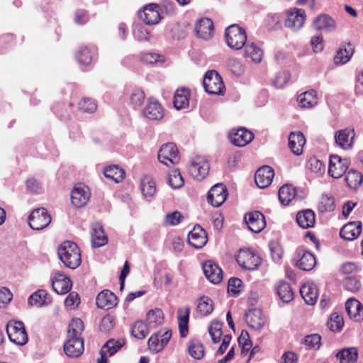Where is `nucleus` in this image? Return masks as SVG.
I'll list each match as a JSON object with an SVG mask.
<instances>
[{
	"label": "nucleus",
	"instance_id": "16",
	"mask_svg": "<svg viewBox=\"0 0 363 363\" xmlns=\"http://www.w3.org/2000/svg\"><path fill=\"white\" fill-rule=\"evenodd\" d=\"M349 162L347 159L342 160L338 155H332L330 157L328 174L335 178H340L348 167Z\"/></svg>",
	"mask_w": 363,
	"mask_h": 363
},
{
	"label": "nucleus",
	"instance_id": "6",
	"mask_svg": "<svg viewBox=\"0 0 363 363\" xmlns=\"http://www.w3.org/2000/svg\"><path fill=\"white\" fill-rule=\"evenodd\" d=\"M239 265L247 270H255L262 263V259L252 249H242L239 251L236 257Z\"/></svg>",
	"mask_w": 363,
	"mask_h": 363
},
{
	"label": "nucleus",
	"instance_id": "24",
	"mask_svg": "<svg viewBox=\"0 0 363 363\" xmlns=\"http://www.w3.org/2000/svg\"><path fill=\"white\" fill-rule=\"evenodd\" d=\"M274 177V172L269 166H263L257 169L255 175V180L257 186L264 189L269 186Z\"/></svg>",
	"mask_w": 363,
	"mask_h": 363
},
{
	"label": "nucleus",
	"instance_id": "44",
	"mask_svg": "<svg viewBox=\"0 0 363 363\" xmlns=\"http://www.w3.org/2000/svg\"><path fill=\"white\" fill-rule=\"evenodd\" d=\"M142 194L145 198H152L156 193V184L150 176H145L140 182Z\"/></svg>",
	"mask_w": 363,
	"mask_h": 363
},
{
	"label": "nucleus",
	"instance_id": "21",
	"mask_svg": "<svg viewBox=\"0 0 363 363\" xmlns=\"http://www.w3.org/2000/svg\"><path fill=\"white\" fill-rule=\"evenodd\" d=\"M296 266L303 271H310L316 264V259L313 254L304 249H298L296 251Z\"/></svg>",
	"mask_w": 363,
	"mask_h": 363
},
{
	"label": "nucleus",
	"instance_id": "64",
	"mask_svg": "<svg viewBox=\"0 0 363 363\" xmlns=\"http://www.w3.org/2000/svg\"><path fill=\"white\" fill-rule=\"evenodd\" d=\"M133 35L138 41L148 40L150 35L149 31L143 26L136 25L133 28Z\"/></svg>",
	"mask_w": 363,
	"mask_h": 363
},
{
	"label": "nucleus",
	"instance_id": "7",
	"mask_svg": "<svg viewBox=\"0 0 363 363\" xmlns=\"http://www.w3.org/2000/svg\"><path fill=\"white\" fill-rule=\"evenodd\" d=\"M159 161L167 167L177 164L180 161V156L176 145L172 143L162 145L158 155Z\"/></svg>",
	"mask_w": 363,
	"mask_h": 363
},
{
	"label": "nucleus",
	"instance_id": "63",
	"mask_svg": "<svg viewBox=\"0 0 363 363\" xmlns=\"http://www.w3.org/2000/svg\"><path fill=\"white\" fill-rule=\"evenodd\" d=\"M343 286L347 291L355 293L361 288V283L355 277H348L344 279Z\"/></svg>",
	"mask_w": 363,
	"mask_h": 363
},
{
	"label": "nucleus",
	"instance_id": "32",
	"mask_svg": "<svg viewBox=\"0 0 363 363\" xmlns=\"http://www.w3.org/2000/svg\"><path fill=\"white\" fill-rule=\"evenodd\" d=\"M300 294L305 302L308 305H314L318 298V289L314 283H305L300 289Z\"/></svg>",
	"mask_w": 363,
	"mask_h": 363
},
{
	"label": "nucleus",
	"instance_id": "55",
	"mask_svg": "<svg viewBox=\"0 0 363 363\" xmlns=\"http://www.w3.org/2000/svg\"><path fill=\"white\" fill-rule=\"evenodd\" d=\"M328 327L331 331L337 332L342 330L344 325L343 318L337 313L331 314L330 320L328 321Z\"/></svg>",
	"mask_w": 363,
	"mask_h": 363
},
{
	"label": "nucleus",
	"instance_id": "11",
	"mask_svg": "<svg viewBox=\"0 0 363 363\" xmlns=\"http://www.w3.org/2000/svg\"><path fill=\"white\" fill-rule=\"evenodd\" d=\"M228 196L226 186L221 183L215 184L209 190L207 200L214 207L220 206L227 199Z\"/></svg>",
	"mask_w": 363,
	"mask_h": 363
},
{
	"label": "nucleus",
	"instance_id": "47",
	"mask_svg": "<svg viewBox=\"0 0 363 363\" xmlns=\"http://www.w3.org/2000/svg\"><path fill=\"white\" fill-rule=\"evenodd\" d=\"M277 293L284 303H288L294 299V292L287 282L280 281L277 286Z\"/></svg>",
	"mask_w": 363,
	"mask_h": 363
},
{
	"label": "nucleus",
	"instance_id": "28",
	"mask_svg": "<svg viewBox=\"0 0 363 363\" xmlns=\"http://www.w3.org/2000/svg\"><path fill=\"white\" fill-rule=\"evenodd\" d=\"M203 273L207 279L213 284H218L223 279L222 269L214 262L207 261L203 264Z\"/></svg>",
	"mask_w": 363,
	"mask_h": 363
},
{
	"label": "nucleus",
	"instance_id": "35",
	"mask_svg": "<svg viewBox=\"0 0 363 363\" xmlns=\"http://www.w3.org/2000/svg\"><path fill=\"white\" fill-rule=\"evenodd\" d=\"M108 236L100 223L92 226V247H100L108 243Z\"/></svg>",
	"mask_w": 363,
	"mask_h": 363
},
{
	"label": "nucleus",
	"instance_id": "58",
	"mask_svg": "<svg viewBox=\"0 0 363 363\" xmlns=\"http://www.w3.org/2000/svg\"><path fill=\"white\" fill-rule=\"evenodd\" d=\"M115 327V318L111 315H105L100 322L99 330L105 333L111 331Z\"/></svg>",
	"mask_w": 363,
	"mask_h": 363
},
{
	"label": "nucleus",
	"instance_id": "17",
	"mask_svg": "<svg viewBox=\"0 0 363 363\" xmlns=\"http://www.w3.org/2000/svg\"><path fill=\"white\" fill-rule=\"evenodd\" d=\"M355 132L352 128L340 130L334 136L336 145L343 150H350L352 147Z\"/></svg>",
	"mask_w": 363,
	"mask_h": 363
},
{
	"label": "nucleus",
	"instance_id": "30",
	"mask_svg": "<svg viewBox=\"0 0 363 363\" xmlns=\"http://www.w3.org/2000/svg\"><path fill=\"white\" fill-rule=\"evenodd\" d=\"M195 30L199 38L204 40L211 38L213 34V21L208 18L200 19L196 24Z\"/></svg>",
	"mask_w": 363,
	"mask_h": 363
},
{
	"label": "nucleus",
	"instance_id": "13",
	"mask_svg": "<svg viewBox=\"0 0 363 363\" xmlns=\"http://www.w3.org/2000/svg\"><path fill=\"white\" fill-rule=\"evenodd\" d=\"M172 331L167 330L164 332L160 330L149 338L147 345L149 349L155 352L161 351L164 346L169 342L172 337Z\"/></svg>",
	"mask_w": 363,
	"mask_h": 363
},
{
	"label": "nucleus",
	"instance_id": "36",
	"mask_svg": "<svg viewBox=\"0 0 363 363\" xmlns=\"http://www.w3.org/2000/svg\"><path fill=\"white\" fill-rule=\"evenodd\" d=\"M189 314L190 308L188 306L179 308L177 311L179 330L182 337H186L189 333L188 323Z\"/></svg>",
	"mask_w": 363,
	"mask_h": 363
},
{
	"label": "nucleus",
	"instance_id": "18",
	"mask_svg": "<svg viewBox=\"0 0 363 363\" xmlns=\"http://www.w3.org/2000/svg\"><path fill=\"white\" fill-rule=\"evenodd\" d=\"M244 218L249 230L255 233L261 232L266 226L265 218L259 211L248 213Z\"/></svg>",
	"mask_w": 363,
	"mask_h": 363
},
{
	"label": "nucleus",
	"instance_id": "54",
	"mask_svg": "<svg viewBox=\"0 0 363 363\" xmlns=\"http://www.w3.org/2000/svg\"><path fill=\"white\" fill-rule=\"evenodd\" d=\"M223 324L217 320L212 321L208 327V333L214 343L220 342L223 336Z\"/></svg>",
	"mask_w": 363,
	"mask_h": 363
},
{
	"label": "nucleus",
	"instance_id": "15",
	"mask_svg": "<svg viewBox=\"0 0 363 363\" xmlns=\"http://www.w3.org/2000/svg\"><path fill=\"white\" fill-rule=\"evenodd\" d=\"M312 27L317 31L333 33L337 29V23L330 16L321 13L313 19Z\"/></svg>",
	"mask_w": 363,
	"mask_h": 363
},
{
	"label": "nucleus",
	"instance_id": "31",
	"mask_svg": "<svg viewBox=\"0 0 363 363\" xmlns=\"http://www.w3.org/2000/svg\"><path fill=\"white\" fill-rule=\"evenodd\" d=\"M306 144V139L301 132H291L289 136V147L296 155L303 153V148Z\"/></svg>",
	"mask_w": 363,
	"mask_h": 363
},
{
	"label": "nucleus",
	"instance_id": "61",
	"mask_svg": "<svg viewBox=\"0 0 363 363\" xmlns=\"http://www.w3.org/2000/svg\"><path fill=\"white\" fill-rule=\"evenodd\" d=\"M76 57L79 63L83 66L87 67L91 63V51L87 47L82 48Z\"/></svg>",
	"mask_w": 363,
	"mask_h": 363
},
{
	"label": "nucleus",
	"instance_id": "60",
	"mask_svg": "<svg viewBox=\"0 0 363 363\" xmlns=\"http://www.w3.org/2000/svg\"><path fill=\"white\" fill-rule=\"evenodd\" d=\"M335 200L333 197L323 195L321 197L319 208L322 212H331L335 209Z\"/></svg>",
	"mask_w": 363,
	"mask_h": 363
},
{
	"label": "nucleus",
	"instance_id": "56",
	"mask_svg": "<svg viewBox=\"0 0 363 363\" xmlns=\"http://www.w3.org/2000/svg\"><path fill=\"white\" fill-rule=\"evenodd\" d=\"M307 168L313 173L321 175L325 172V165L321 160L315 157H311L307 162Z\"/></svg>",
	"mask_w": 363,
	"mask_h": 363
},
{
	"label": "nucleus",
	"instance_id": "14",
	"mask_svg": "<svg viewBox=\"0 0 363 363\" xmlns=\"http://www.w3.org/2000/svg\"><path fill=\"white\" fill-rule=\"evenodd\" d=\"M90 195L88 186L82 184H77L71 191L72 203L77 208H82L87 203L90 199Z\"/></svg>",
	"mask_w": 363,
	"mask_h": 363
},
{
	"label": "nucleus",
	"instance_id": "25",
	"mask_svg": "<svg viewBox=\"0 0 363 363\" xmlns=\"http://www.w3.org/2000/svg\"><path fill=\"white\" fill-rule=\"evenodd\" d=\"M245 320L250 328L259 330L265 325L266 318L261 309L254 308L245 313Z\"/></svg>",
	"mask_w": 363,
	"mask_h": 363
},
{
	"label": "nucleus",
	"instance_id": "5",
	"mask_svg": "<svg viewBox=\"0 0 363 363\" xmlns=\"http://www.w3.org/2000/svg\"><path fill=\"white\" fill-rule=\"evenodd\" d=\"M203 85L206 91L210 94H222L225 89L222 78L216 70H209L205 74Z\"/></svg>",
	"mask_w": 363,
	"mask_h": 363
},
{
	"label": "nucleus",
	"instance_id": "45",
	"mask_svg": "<svg viewBox=\"0 0 363 363\" xmlns=\"http://www.w3.org/2000/svg\"><path fill=\"white\" fill-rule=\"evenodd\" d=\"M263 56L262 50L252 42H247L245 45V57H250L253 62H261Z\"/></svg>",
	"mask_w": 363,
	"mask_h": 363
},
{
	"label": "nucleus",
	"instance_id": "40",
	"mask_svg": "<svg viewBox=\"0 0 363 363\" xmlns=\"http://www.w3.org/2000/svg\"><path fill=\"white\" fill-rule=\"evenodd\" d=\"M84 323L79 318H72L68 325L67 338L84 339L82 333L84 331Z\"/></svg>",
	"mask_w": 363,
	"mask_h": 363
},
{
	"label": "nucleus",
	"instance_id": "57",
	"mask_svg": "<svg viewBox=\"0 0 363 363\" xmlns=\"http://www.w3.org/2000/svg\"><path fill=\"white\" fill-rule=\"evenodd\" d=\"M184 179L179 169L172 170L169 173V184L173 189H179L184 186Z\"/></svg>",
	"mask_w": 363,
	"mask_h": 363
},
{
	"label": "nucleus",
	"instance_id": "12",
	"mask_svg": "<svg viewBox=\"0 0 363 363\" xmlns=\"http://www.w3.org/2000/svg\"><path fill=\"white\" fill-rule=\"evenodd\" d=\"M51 280L52 289L57 294H66L72 289L71 279L60 272H55Z\"/></svg>",
	"mask_w": 363,
	"mask_h": 363
},
{
	"label": "nucleus",
	"instance_id": "4",
	"mask_svg": "<svg viewBox=\"0 0 363 363\" xmlns=\"http://www.w3.org/2000/svg\"><path fill=\"white\" fill-rule=\"evenodd\" d=\"M52 221V217L48 211L43 207L32 211L28 217V225L35 230H40L47 228Z\"/></svg>",
	"mask_w": 363,
	"mask_h": 363
},
{
	"label": "nucleus",
	"instance_id": "34",
	"mask_svg": "<svg viewBox=\"0 0 363 363\" xmlns=\"http://www.w3.org/2000/svg\"><path fill=\"white\" fill-rule=\"evenodd\" d=\"M190 92L188 89H178L174 96V106L177 110L185 109L189 105Z\"/></svg>",
	"mask_w": 363,
	"mask_h": 363
},
{
	"label": "nucleus",
	"instance_id": "26",
	"mask_svg": "<svg viewBox=\"0 0 363 363\" xmlns=\"http://www.w3.org/2000/svg\"><path fill=\"white\" fill-rule=\"evenodd\" d=\"M229 138L233 145L244 147L252 140L254 135L245 128H240L235 132H230Z\"/></svg>",
	"mask_w": 363,
	"mask_h": 363
},
{
	"label": "nucleus",
	"instance_id": "48",
	"mask_svg": "<svg viewBox=\"0 0 363 363\" xmlns=\"http://www.w3.org/2000/svg\"><path fill=\"white\" fill-rule=\"evenodd\" d=\"M295 189L291 185H284L279 189V199L281 204L287 206L295 197Z\"/></svg>",
	"mask_w": 363,
	"mask_h": 363
},
{
	"label": "nucleus",
	"instance_id": "53",
	"mask_svg": "<svg viewBox=\"0 0 363 363\" xmlns=\"http://www.w3.org/2000/svg\"><path fill=\"white\" fill-rule=\"evenodd\" d=\"M145 99V94L141 89H134L129 94L130 104L134 108L140 107L143 104Z\"/></svg>",
	"mask_w": 363,
	"mask_h": 363
},
{
	"label": "nucleus",
	"instance_id": "20",
	"mask_svg": "<svg viewBox=\"0 0 363 363\" xmlns=\"http://www.w3.org/2000/svg\"><path fill=\"white\" fill-rule=\"evenodd\" d=\"M96 304L99 308L110 310L118 304V298L110 290L105 289L101 291L96 298Z\"/></svg>",
	"mask_w": 363,
	"mask_h": 363
},
{
	"label": "nucleus",
	"instance_id": "43",
	"mask_svg": "<svg viewBox=\"0 0 363 363\" xmlns=\"http://www.w3.org/2000/svg\"><path fill=\"white\" fill-rule=\"evenodd\" d=\"M51 302V298L47 291L43 289L38 290L30 296L28 303L30 306H43Z\"/></svg>",
	"mask_w": 363,
	"mask_h": 363
},
{
	"label": "nucleus",
	"instance_id": "62",
	"mask_svg": "<svg viewBox=\"0 0 363 363\" xmlns=\"http://www.w3.org/2000/svg\"><path fill=\"white\" fill-rule=\"evenodd\" d=\"M321 336L318 334L307 335L303 339V343L309 349L318 350L320 346Z\"/></svg>",
	"mask_w": 363,
	"mask_h": 363
},
{
	"label": "nucleus",
	"instance_id": "27",
	"mask_svg": "<svg viewBox=\"0 0 363 363\" xmlns=\"http://www.w3.org/2000/svg\"><path fill=\"white\" fill-rule=\"evenodd\" d=\"M139 16L147 25L157 23L160 19L158 6L150 4L145 6L143 11L139 12Z\"/></svg>",
	"mask_w": 363,
	"mask_h": 363
},
{
	"label": "nucleus",
	"instance_id": "33",
	"mask_svg": "<svg viewBox=\"0 0 363 363\" xmlns=\"http://www.w3.org/2000/svg\"><path fill=\"white\" fill-rule=\"evenodd\" d=\"M362 224L360 222H350L345 225L340 230V237L346 240L356 239L361 233Z\"/></svg>",
	"mask_w": 363,
	"mask_h": 363
},
{
	"label": "nucleus",
	"instance_id": "59",
	"mask_svg": "<svg viewBox=\"0 0 363 363\" xmlns=\"http://www.w3.org/2000/svg\"><path fill=\"white\" fill-rule=\"evenodd\" d=\"M290 78L289 72L286 71L279 72L273 79V84L276 88L281 89L289 82Z\"/></svg>",
	"mask_w": 363,
	"mask_h": 363
},
{
	"label": "nucleus",
	"instance_id": "39",
	"mask_svg": "<svg viewBox=\"0 0 363 363\" xmlns=\"http://www.w3.org/2000/svg\"><path fill=\"white\" fill-rule=\"evenodd\" d=\"M103 173L105 177L116 183L121 182L125 176V171L118 165L107 166L104 168Z\"/></svg>",
	"mask_w": 363,
	"mask_h": 363
},
{
	"label": "nucleus",
	"instance_id": "49",
	"mask_svg": "<svg viewBox=\"0 0 363 363\" xmlns=\"http://www.w3.org/2000/svg\"><path fill=\"white\" fill-rule=\"evenodd\" d=\"M362 174L353 169H350L346 174L345 181L350 189H357L362 182Z\"/></svg>",
	"mask_w": 363,
	"mask_h": 363
},
{
	"label": "nucleus",
	"instance_id": "42",
	"mask_svg": "<svg viewBox=\"0 0 363 363\" xmlns=\"http://www.w3.org/2000/svg\"><path fill=\"white\" fill-rule=\"evenodd\" d=\"M354 48L349 43L342 45L337 52L334 61L335 64L343 65L347 62L353 55Z\"/></svg>",
	"mask_w": 363,
	"mask_h": 363
},
{
	"label": "nucleus",
	"instance_id": "29",
	"mask_svg": "<svg viewBox=\"0 0 363 363\" xmlns=\"http://www.w3.org/2000/svg\"><path fill=\"white\" fill-rule=\"evenodd\" d=\"M345 310L350 319L359 322L363 319V306L355 298H349L345 303Z\"/></svg>",
	"mask_w": 363,
	"mask_h": 363
},
{
	"label": "nucleus",
	"instance_id": "41",
	"mask_svg": "<svg viewBox=\"0 0 363 363\" xmlns=\"http://www.w3.org/2000/svg\"><path fill=\"white\" fill-rule=\"evenodd\" d=\"M164 321L163 311L157 308L150 310L146 315V322L150 328L160 325Z\"/></svg>",
	"mask_w": 363,
	"mask_h": 363
},
{
	"label": "nucleus",
	"instance_id": "19",
	"mask_svg": "<svg viewBox=\"0 0 363 363\" xmlns=\"http://www.w3.org/2000/svg\"><path fill=\"white\" fill-rule=\"evenodd\" d=\"M142 113L144 117L149 120L160 121L163 118L164 111L161 104L157 100L149 99Z\"/></svg>",
	"mask_w": 363,
	"mask_h": 363
},
{
	"label": "nucleus",
	"instance_id": "1",
	"mask_svg": "<svg viewBox=\"0 0 363 363\" xmlns=\"http://www.w3.org/2000/svg\"><path fill=\"white\" fill-rule=\"evenodd\" d=\"M57 255L65 267L69 269H75L81 264V250L74 242H62L57 247Z\"/></svg>",
	"mask_w": 363,
	"mask_h": 363
},
{
	"label": "nucleus",
	"instance_id": "50",
	"mask_svg": "<svg viewBox=\"0 0 363 363\" xmlns=\"http://www.w3.org/2000/svg\"><path fill=\"white\" fill-rule=\"evenodd\" d=\"M213 310V302L208 296H202L199 301L197 305V313L201 316H206L212 313Z\"/></svg>",
	"mask_w": 363,
	"mask_h": 363
},
{
	"label": "nucleus",
	"instance_id": "8",
	"mask_svg": "<svg viewBox=\"0 0 363 363\" xmlns=\"http://www.w3.org/2000/svg\"><path fill=\"white\" fill-rule=\"evenodd\" d=\"M125 340L124 338L108 340L100 350V357L97 359L98 363H107L108 357L117 353L125 345Z\"/></svg>",
	"mask_w": 363,
	"mask_h": 363
},
{
	"label": "nucleus",
	"instance_id": "9",
	"mask_svg": "<svg viewBox=\"0 0 363 363\" xmlns=\"http://www.w3.org/2000/svg\"><path fill=\"white\" fill-rule=\"evenodd\" d=\"M189 171L192 177L201 181L208 174V162L204 157L196 155L191 160Z\"/></svg>",
	"mask_w": 363,
	"mask_h": 363
},
{
	"label": "nucleus",
	"instance_id": "3",
	"mask_svg": "<svg viewBox=\"0 0 363 363\" xmlns=\"http://www.w3.org/2000/svg\"><path fill=\"white\" fill-rule=\"evenodd\" d=\"M6 333L9 340L17 345H25L28 341L25 325L21 321H9L6 325Z\"/></svg>",
	"mask_w": 363,
	"mask_h": 363
},
{
	"label": "nucleus",
	"instance_id": "38",
	"mask_svg": "<svg viewBox=\"0 0 363 363\" xmlns=\"http://www.w3.org/2000/svg\"><path fill=\"white\" fill-rule=\"evenodd\" d=\"M297 101L302 108H312L318 104L317 93L313 89L305 91L298 95Z\"/></svg>",
	"mask_w": 363,
	"mask_h": 363
},
{
	"label": "nucleus",
	"instance_id": "2",
	"mask_svg": "<svg viewBox=\"0 0 363 363\" xmlns=\"http://www.w3.org/2000/svg\"><path fill=\"white\" fill-rule=\"evenodd\" d=\"M225 37L228 45L234 50H240L247 43L245 30L237 24L226 28Z\"/></svg>",
	"mask_w": 363,
	"mask_h": 363
},
{
	"label": "nucleus",
	"instance_id": "46",
	"mask_svg": "<svg viewBox=\"0 0 363 363\" xmlns=\"http://www.w3.org/2000/svg\"><path fill=\"white\" fill-rule=\"evenodd\" d=\"M337 359L340 363H355L358 353L354 347L342 349L336 354Z\"/></svg>",
	"mask_w": 363,
	"mask_h": 363
},
{
	"label": "nucleus",
	"instance_id": "51",
	"mask_svg": "<svg viewBox=\"0 0 363 363\" xmlns=\"http://www.w3.org/2000/svg\"><path fill=\"white\" fill-rule=\"evenodd\" d=\"M149 328L147 323L145 324L141 320L136 321L132 326L131 335L138 339L143 340L149 334Z\"/></svg>",
	"mask_w": 363,
	"mask_h": 363
},
{
	"label": "nucleus",
	"instance_id": "52",
	"mask_svg": "<svg viewBox=\"0 0 363 363\" xmlns=\"http://www.w3.org/2000/svg\"><path fill=\"white\" fill-rule=\"evenodd\" d=\"M188 352L196 359H201L205 353L203 345L198 340L189 342Z\"/></svg>",
	"mask_w": 363,
	"mask_h": 363
},
{
	"label": "nucleus",
	"instance_id": "37",
	"mask_svg": "<svg viewBox=\"0 0 363 363\" xmlns=\"http://www.w3.org/2000/svg\"><path fill=\"white\" fill-rule=\"evenodd\" d=\"M296 222L303 229L313 227L315 223L314 212L311 209L299 211L296 215Z\"/></svg>",
	"mask_w": 363,
	"mask_h": 363
},
{
	"label": "nucleus",
	"instance_id": "10",
	"mask_svg": "<svg viewBox=\"0 0 363 363\" xmlns=\"http://www.w3.org/2000/svg\"><path fill=\"white\" fill-rule=\"evenodd\" d=\"M284 24L286 28L296 31L303 27L306 20L304 10L297 8H291L286 11Z\"/></svg>",
	"mask_w": 363,
	"mask_h": 363
},
{
	"label": "nucleus",
	"instance_id": "23",
	"mask_svg": "<svg viewBox=\"0 0 363 363\" xmlns=\"http://www.w3.org/2000/svg\"><path fill=\"white\" fill-rule=\"evenodd\" d=\"M188 242L196 249L202 248L207 242V233L200 225H196L188 235Z\"/></svg>",
	"mask_w": 363,
	"mask_h": 363
},
{
	"label": "nucleus",
	"instance_id": "22",
	"mask_svg": "<svg viewBox=\"0 0 363 363\" xmlns=\"http://www.w3.org/2000/svg\"><path fill=\"white\" fill-rule=\"evenodd\" d=\"M84 350V339L67 338L64 343V352L68 357H79L83 354Z\"/></svg>",
	"mask_w": 363,
	"mask_h": 363
}]
</instances>
